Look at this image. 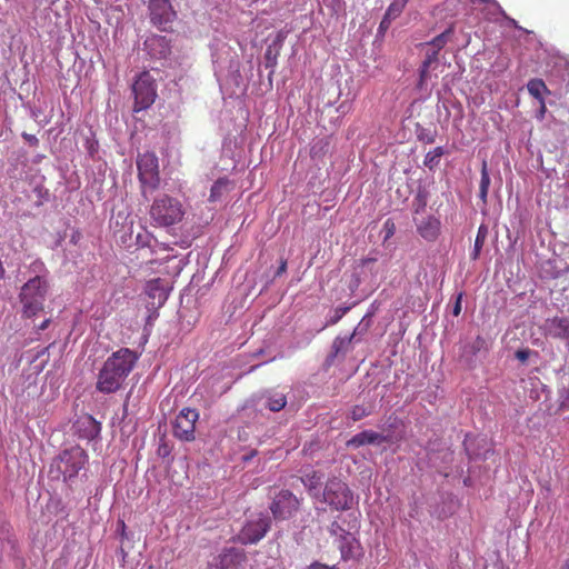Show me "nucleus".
<instances>
[{"label": "nucleus", "mask_w": 569, "mask_h": 569, "mask_svg": "<svg viewBox=\"0 0 569 569\" xmlns=\"http://www.w3.org/2000/svg\"><path fill=\"white\" fill-rule=\"evenodd\" d=\"M148 56L156 60H166L171 54L170 40L164 36L151 34L143 42Z\"/></svg>", "instance_id": "12"}, {"label": "nucleus", "mask_w": 569, "mask_h": 569, "mask_svg": "<svg viewBox=\"0 0 569 569\" xmlns=\"http://www.w3.org/2000/svg\"><path fill=\"white\" fill-rule=\"evenodd\" d=\"M48 290V280L40 274L30 278L21 287L19 300L22 305V313L24 317L31 318L43 310Z\"/></svg>", "instance_id": "3"}, {"label": "nucleus", "mask_w": 569, "mask_h": 569, "mask_svg": "<svg viewBox=\"0 0 569 569\" xmlns=\"http://www.w3.org/2000/svg\"><path fill=\"white\" fill-rule=\"evenodd\" d=\"M488 233H489L488 226H486L483 223L480 224L479 228H478L477 236H476L473 251L471 253V258L473 260L479 258L481 249H482V247H483V244H485V242L487 240Z\"/></svg>", "instance_id": "27"}, {"label": "nucleus", "mask_w": 569, "mask_h": 569, "mask_svg": "<svg viewBox=\"0 0 569 569\" xmlns=\"http://www.w3.org/2000/svg\"><path fill=\"white\" fill-rule=\"evenodd\" d=\"M150 216L157 226L170 227L183 219L184 210L177 198L161 194L153 200Z\"/></svg>", "instance_id": "4"}, {"label": "nucleus", "mask_w": 569, "mask_h": 569, "mask_svg": "<svg viewBox=\"0 0 569 569\" xmlns=\"http://www.w3.org/2000/svg\"><path fill=\"white\" fill-rule=\"evenodd\" d=\"M405 7H406L405 0H395L388 7L385 16L391 20H395L396 18H398L400 16V13L403 11Z\"/></svg>", "instance_id": "32"}, {"label": "nucleus", "mask_w": 569, "mask_h": 569, "mask_svg": "<svg viewBox=\"0 0 569 569\" xmlns=\"http://www.w3.org/2000/svg\"><path fill=\"white\" fill-rule=\"evenodd\" d=\"M385 227L388 228V232H387V237L393 234V230H395V224L393 222H390V220H387L385 222Z\"/></svg>", "instance_id": "50"}, {"label": "nucleus", "mask_w": 569, "mask_h": 569, "mask_svg": "<svg viewBox=\"0 0 569 569\" xmlns=\"http://www.w3.org/2000/svg\"><path fill=\"white\" fill-rule=\"evenodd\" d=\"M22 138L32 147H37L39 144V139L34 134L23 132Z\"/></svg>", "instance_id": "43"}, {"label": "nucleus", "mask_w": 569, "mask_h": 569, "mask_svg": "<svg viewBox=\"0 0 569 569\" xmlns=\"http://www.w3.org/2000/svg\"><path fill=\"white\" fill-rule=\"evenodd\" d=\"M87 462V452L78 446L71 447L70 449L63 450L52 460L48 473L52 480L68 482L78 476L79 471Z\"/></svg>", "instance_id": "2"}, {"label": "nucleus", "mask_w": 569, "mask_h": 569, "mask_svg": "<svg viewBox=\"0 0 569 569\" xmlns=\"http://www.w3.org/2000/svg\"><path fill=\"white\" fill-rule=\"evenodd\" d=\"M390 441V436H385L382 433L376 432L373 430H363L357 435H355L352 438H350L346 446L348 448L357 449L362 446L367 445H373V446H380L385 442Z\"/></svg>", "instance_id": "15"}, {"label": "nucleus", "mask_w": 569, "mask_h": 569, "mask_svg": "<svg viewBox=\"0 0 569 569\" xmlns=\"http://www.w3.org/2000/svg\"><path fill=\"white\" fill-rule=\"evenodd\" d=\"M4 267H3V263L2 261L0 260V279H2L4 277Z\"/></svg>", "instance_id": "55"}, {"label": "nucleus", "mask_w": 569, "mask_h": 569, "mask_svg": "<svg viewBox=\"0 0 569 569\" xmlns=\"http://www.w3.org/2000/svg\"><path fill=\"white\" fill-rule=\"evenodd\" d=\"M309 569H336V567H329L320 562H313L310 565Z\"/></svg>", "instance_id": "48"}, {"label": "nucleus", "mask_w": 569, "mask_h": 569, "mask_svg": "<svg viewBox=\"0 0 569 569\" xmlns=\"http://www.w3.org/2000/svg\"><path fill=\"white\" fill-rule=\"evenodd\" d=\"M438 53L439 52L433 49L431 51H428L426 54V59L423 60L421 66L425 67V69H429L432 63L438 61Z\"/></svg>", "instance_id": "39"}, {"label": "nucleus", "mask_w": 569, "mask_h": 569, "mask_svg": "<svg viewBox=\"0 0 569 569\" xmlns=\"http://www.w3.org/2000/svg\"><path fill=\"white\" fill-rule=\"evenodd\" d=\"M415 133L417 140L427 144L433 143L437 138V130L425 128L420 123H416Z\"/></svg>", "instance_id": "28"}, {"label": "nucleus", "mask_w": 569, "mask_h": 569, "mask_svg": "<svg viewBox=\"0 0 569 569\" xmlns=\"http://www.w3.org/2000/svg\"><path fill=\"white\" fill-rule=\"evenodd\" d=\"M527 90L539 102H542V100H545V93H550L543 80L538 78L529 80V82L527 83Z\"/></svg>", "instance_id": "24"}, {"label": "nucleus", "mask_w": 569, "mask_h": 569, "mask_svg": "<svg viewBox=\"0 0 569 569\" xmlns=\"http://www.w3.org/2000/svg\"><path fill=\"white\" fill-rule=\"evenodd\" d=\"M453 32V24H451L449 28H447L443 32L435 37L432 40L426 42L425 46H430L432 47L433 50H437L439 52L451 39Z\"/></svg>", "instance_id": "25"}, {"label": "nucleus", "mask_w": 569, "mask_h": 569, "mask_svg": "<svg viewBox=\"0 0 569 569\" xmlns=\"http://www.w3.org/2000/svg\"><path fill=\"white\" fill-rule=\"evenodd\" d=\"M477 442V439L471 436H466L463 440V448L466 453L470 459H476L480 457V452L476 451L473 445Z\"/></svg>", "instance_id": "33"}, {"label": "nucleus", "mask_w": 569, "mask_h": 569, "mask_svg": "<svg viewBox=\"0 0 569 569\" xmlns=\"http://www.w3.org/2000/svg\"><path fill=\"white\" fill-rule=\"evenodd\" d=\"M74 427L78 436L87 440L97 439L101 432V423L89 415L79 418Z\"/></svg>", "instance_id": "16"}, {"label": "nucleus", "mask_w": 569, "mask_h": 569, "mask_svg": "<svg viewBox=\"0 0 569 569\" xmlns=\"http://www.w3.org/2000/svg\"><path fill=\"white\" fill-rule=\"evenodd\" d=\"M279 54V48H276L273 46H269L266 50L264 58H266V67L272 68L277 64V57Z\"/></svg>", "instance_id": "35"}, {"label": "nucleus", "mask_w": 569, "mask_h": 569, "mask_svg": "<svg viewBox=\"0 0 569 569\" xmlns=\"http://www.w3.org/2000/svg\"><path fill=\"white\" fill-rule=\"evenodd\" d=\"M530 355H531V350L520 349L516 352V358L521 362H526L529 359Z\"/></svg>", "instance_id": "41"}, {"label": "nucleus", "mask_w": 569, "mask_h": 569, "mask_svg": "<svg viewBox=\"0 0 569 569\" xmlns=\"http://www.w3.org/2000/svg\"><path fill=\"white\" fill-rule=\"evenodd\" d=\"M338 548L343 560L356 559L362 555L361 546L352 533L343 536L338 540Z\"/></svg>", "instance_id": "18"}, {"label": "nucleus", "mask_w": 569, "mask_h": 569, "mask_svg": "<svg viewBox=\"0 0 569 569\" xmlns=\"http://www.w3.org/2000/svg\"><path fill=\"white\" fill-rule=\"evenodd\" d=\"M490 186V176L487 168V162L485 161L482 163L481 168V178H480V186H479V198L482 200V202L487 203V196L488 190Z\"/></svg>", "instance_id": "30"}, {"label": "nucleus", "mask_w": 569, "mask_h": 569, "mask_svg": "<svg viewBox=\"0 0 569 569\" xmlns=\"http://www.w3.org/2000/svg\"><path fill=\"white\" fill-rule=\"evenodd\" d=\"M262 408L272 412L282 410L287 405V395L277 389H267L256 395Z\"/></svg>", "instance_id": "14"}, {"label": "nucleus", "mask_w": 569, "mask_h": 569, "mask_svg": "<svg viewBox=\"0 0 569 569\" xmlns=\"http://www.w3.org/2000/svg\"><path fill=\"white\" fill-rule=\"evenodd\" d=\"M408 0H405V4H407Z\"/></svg>", "instance_id": "62"}, {"label": "nucleus", "mask_w": 569, "mask_h": 569, "mask_svg": "<svg viewBox=\"0 0 569 569\" xmlns=\"http://www.w3.org/2000/svg\"><path fill=\"white\" fill-rule=\"evenodd\" d=\"M321 142H322V141H320V143H321ZM318 144H319V142H318V143H316V144L312 147L311 152H313V153L316 152V148H317V146H318Z\"/></svg>", "instance_id": "61"}, {"label": "nucleus", "mask_w": 569, "mask_h": 569, "mask_svg": "<svg viewBox=\"0 0 569 569\" xmlns=\"http://www.w3.org/2000/svg\"><path fill=\"white\" fill-rule=\"evenodd\" d=\"M548 333L558 339H569V318L555 317L547 321Z\"/></svg>", "instance_id": "21"}, {"label": "nucleus", "mask_w": 569, "mask_h": 569, "mask_svg": "<svg viewBox=\"0 0 569 569\" xmlns=\"http://www.w3.org/2000/svg\"><path fill=\"white\" fill-rule=\"evenodd\" d=\"M446 153V150L443 147H437L433 150L429 151L423 160V164L430 169L433 170L437 168L440 163L441 157Z\"/></svg>", "instance_id": "29"}, {"label": "nucleus", "mask_w": 569, "mask_h": 569, "mask_svg": "<svg viewBox=\"0 0 569 569\" xmlns=\"http://www.w3.org/2000/svg\"><path fill=\"white\" fill-rule=\"evenodd\" d=\"M139 356L129 348L112 352L103 362L97 376V391L109 395L119 391L133 370Z\"/></svg>", "instance_id": "1"}, {"label": "nucleus", "mask_w": 569, "mask_h": 569, "mask_svg": "<svg viewBox=\"0 0 569 569\" xmlns=\"http://www.w3.org/2000/svg\"><path fill=\"white\" fill-rule=\"evenodd\" d=\"M246 560L243 549L229 547L219 555V569H238Z\"/></svg>", "instance_id": "17"}, {"label": "nucleus", "mask_w": 569, "mask_h": 569, "mask_svg": "<svg viewBox=\"0 0 569 569\" xmlns=\"http://www.w3.org/2000/svg\"><path fill=\"white\" fill-rule=\"evenodd\" d=\"M539 104H540V108L537 112V118L539 120H542L545 118V113L547 111L545 100H542V102H539Z\"/></svg>", "instance_id": "46"}, {"label": "nucleus", "mask_w": 569, "mask_h": 569, "mask_svg": "<svg viewBox=\"0 0 569 569\" xmlns=\"http://www.w3.org/2000/svg\"><path fill=\"white\" fill-rule=\"evenodd\" d=\"M321 496L323 502L338 511L349 510L353 506L352 491L346 482L336 477L326 482Z\"/></svg>", "instance_id": "5"}, {"label": "nucleus", "mask_w": 569, "mask_h": 569, "mask_svg": "<svg viewBox=\"0 0 569 569\" xmlns=\"http://www.w3.org/2000/svg\"><path fill=\"white\" fill-rule=\"evenodd\" d=\"M561 569H569V560H567V561L563 563V566H562V568H561Z\"/></svg>", "instance_id": "60"}, {"label": "nucleus", "mask_w": 569, "mask_h": 569, "mask_svg": "<svg viewBox=\"0 0 569 569\" xmlns=\"http://www.w3.org/2000/svg\"><path fill=\"white\" fill-rule=\"evenodd\" d=\"M355 332L349 337H336L332 346H331V352L327 357V361H332L336 357L339 355H345L348 350V346L350 345L351 340L355 337Z\"/></svg>", "instance_id": "23"}, {"label": "nucleus", "mask_w": 569, "mask_h": 569, "mask_svg": "<svg viewBox=\"0 0 569 569\" xmlns=\"http://www.w3.org/2000/svg\"><path fill=\"white\" fill-rule=\"evenodd\" d=\"M94 150H96V149H94V146H93V143H91V144L89 146V153L92 156V154H93V152H94Z\"/></svg>", "instance_id": "57"}, {"label": "nucleus", "mask_w": 569, "mask_h": 569, "mask_svg": "<svg viewBox=\"0 0 569 569\" xmlns=\"http://www.w3.org/2000/svg\"><path fill=\"white\" fill-rule=\"evenodd\" d=\"M120 530H122V533L124 532L126 525L123 521H119Z\"/></svg>", "instance_id": "58"}, {"label": "nucleus", "mask_w": 569, "mask_h": 569, "mask_svg": "<svg viewBox=\"0 0 569 569\" xmlns=\"http://www.w3.org/2000/svg\"><path fill=\"white\" fill-rule=\"evenodd\" d=\"M199 413L196 409L183 408L174 419L173 436L182 441H193Z\"/></svg>", "instance_id": "11"}, {"label": "nucleus", "mask_w": 569, "mask_h": 569, "mask_svg": "<svg viewBox=\"0 0 569 569\" xmlns=\"http://www.w3.org/2000/svg\"><path fill=\"white\" fill-rule=\"evenodd\" d=\"M230 181L227 178L218 179L210 189L209 201L216 202L221 200L222 196L228 191Z\"/></svg>", "instance_id": "26"}, {"label": "nucleus", "mask_w": 569, "mask_h": 569, "mask_svg": "<svg viewBox=\"0 0 569 569\" xmlns=\"http://www.w3.org/2000/svg\"><path fill=\"white\" fill-rule=\"evenodd\" d=\"M256 455V451H252L249 456H244V460H249Z\"/></svg>", "instance_id": "59"}, {"label": "nucleus", "mask_w": 569, "mask_h": 569, "mask_svg": "<svg viewBox=\"0 0 569 569\" xmlns=\"http://www.w3.org/2000/svg\"><path fill=\"white\" fill-rule=\"evenodd\" d=\"M359 284H360V277L357 273H353L352 280L350 283V288L353 290L355 288H358Z\"/></svg>", "instance_id": "49"}, {"label": "nucleus", "mask_w": 569, "mask_h": 569, "mask_svg": "<svg viewBox=\"0 0 569 569\" xmlns=\"http://www.w3.org/2000/svg\"><path fill=\"white\" fill-rule=\"evenodd\" d=\"M282 40H283V38H282V36L279 33V34L277 36V39L273 41V43H272L271 46H273V47H276V48H279V49H280L281 43H282Z\"/></svg>", "instance_id": "53"}, {"label": "nucleus", "mask_w": 569, "mask_h": 569, "mask_svg": "<svg viewBox=\"0 0 569 569\" xmlns=\"http://www.w3.org/2000/svg\"><path fill=\"white\" fill-rule=\"evenodd\" d=\"M49 323H50V319H46L44 321L41 322V325H39L38 330H40V331L46 330L48 328Z\"/></svg>", "instance_id": "54"}, {"label": "nucleus", "mask_w": 569, "mask_h": 569, "mask_svg": "<svg viewBox=\"0 0 569 569\" xmlns=\"http://www.w3.org/2000/svg\"><path fill=\"white\" fill-rule=\"evenodd\" d=\"M417 232L427 241H436L440 234L441 222L436 216L425 218L413 217Z\"/></svg>", "instance_id": "13"}, {"label": "nucleus", "mask_w": 569, "mask_h": 569, "mask_svg": "<svg viewBox=\"0 0 569 569\" xmlns=\"http://www.w3.org/2000/svg\"><path fill=\"white\" fill-rule=\"evenodd\" d=\"M147 293L151 299L157 300L158 307H161L168 299V292L160 279L148 282Z\"/></svg>", "instance_id": "22"}, {"label": "nucleus", "mask_w": 569, "mask_h": 569, "mask_svg": "<svg viewBox=\"0 0 569 569\" xmlns=\"http://www.w3.org/2000/svg\"><path fill=\"white\" fill-rule=\"evenodd\" d=\"M371 413L370 410H368L366 407L361 405H356L350 410V418L353 421H359L366 417H368Z\"/></svg>", "instance_id": "34"}, {"label": "nucleus", "mask_w": 569, "mask_h": 569, "mask_svg": "<svg viewBox=\"0 0 569 569\" xmlns=\"http://www.w3.org/2000/svg\"><path fill=\"white\" fill-rule=\"evenodd\" d=\"M287 270V261L286 260H281L280 262V266L278 267L276 273H274V277H280L282 273H284Z\"/></svg>", "instance_id": "45"}, {"label": "nucleus", "mask_w": 569, "mask_h": 569, "mask_svg": "<svg viewBox=\"0 0 569 569\" xmlns=\"http://www.w3.org/2000/svg\"><path fill=\"white\" fill-rule=\"evenodd\" d=\"M134 97L133 111L139 112L148 109L156 100L157 89L154 79L147 71L139 74L132 84Z\"/></svg>", "instance_id": "8"}, {"label": "nucleus", "mask_w": 569, "mask_h": 569, "mask_svg": "<svg viewBox=\"0 0 569 569\" xmlns=\"http://www.w3.org/2000/svg\"><path fill=\"white\" fill-rule=\"evenodd\" d=\"M171 450H172V447L166 441L164 438H161L158 449H157L158 456L161 458H167L170 456Z\"/></svg>", "instance_id": "38"}, {"label": "nucleus", "mask_w": 569, "mask_h": 569, "mask_svg": "<svg viewBox=\"0 0 569 569\" xmlns=\"http://www.w3.org/2000/svg\"><path fill=\"white\" fill-rule=\"evenodd\" d=\"M148 11L150 22L162 31H167L177 18L170 0H149Z\"/></svg>", "instance_id": "10"}, {"label": "nucleus", "mask_w": 569, "mask_h": 569, "mask_svg": "<svg viewBox=\"0 0 569 569\" xmlns=\"http://www.w3.org/2000/svg\"><path fill=\"white\" fill-rule=\"evenodd\" d=\"M487 348V342L481 336H477L476 339L461 348L460 360L466 365L471 366L473 358Z\"/></svg>", "instance_id": "20"}, {"label": "nucleus", "mask_w": 569, "mask_h": 569, "mask_svg": "<svg viewBox=\"0 0 569 569\" xmlns=\"http://www.w3.org/2000/svg\"><path fill=\"white\" fill-rule=\"evenodd\" d=\"M391 19H389L388 17L383 16L380 24H379V33H385L387 31V29L390 27L391 24Z\"/></svg>", "instance_id": "44"}, {"label": "nucleus", "mask_w": 569, "mask_h": 569, "mask_svg": "<svg viewBox=\"0 0 569 569\" xmlns=\"http://www.w3.org/2000/svg\"><path fill=\"white\" fill-rule=\"evenodd\" d=\"M302 499L290 490L282 489L272 498L269 509L276 521L291 519L300 509Z\"/></svg>", "instance_id": "7"}, {"label": "nucleus", "mask_w": 569, "mask_h": 569, "mask_svg": "<svg viewBox=\"0 0 569 569\" xmlns=\"http://www.w3.org/2000/svg\"><path fill=\"white\" fill-rule=\"evenodd\" d=\"M328 531L331 536L338 538V540H340L341 538H343V536H347L349 533V531L343 529L338 521H333L329 526Z\"/></svg>", "instance_id": "37"}, {"label": "nucleus", "mask_w": 569, "mask_h": 569, "mask_svg": "<svg viewBox=\"0 0 569 569\" xmlns=\"http://www.w3.org/2000/svg\"><path fill=\"white\" fill-rule=\"evenodd\" d=\"M429 69H425V67H420V81L419 84L422 86L426 79L428 78Z\"/></svg>", "instance_id": "47"}, {"label": "nucleus", "mask_w": 569, "mask_h": 569, "mask_svg": "<svg viewBox=\"0 0 569 569\" xmlns=\"http://www.w3.org/2000/svg\"><path fill=\"white\" fill-rule=\"evenodd\" d=\"M462 292H460L457 298H456V302L453 305V308H452V315L455 317H458L461 312V300H462Z\"/></svg>", "instance_id": "42"}, {"label": "nucleus", "mask_w": 569, "mask_h": 569, "mask_svg": "<svg viewBox=\"0 0 569 569\" xmlns=\"http://www.w3.org/2000/svg\"><path fill=\"white\" fill-rule=\"evenodd\" d=\"M33 266H34V269H36V270H40V269H42V268H43V263H41V262H39V263H38V262H34V263H33Z\"/></svg>", "instance_id": "56"}, {"label": "nucleus", "mask_w": 569, "mask_h": 569, "mask_svg": "<svg viewBox=\"0 0 569 569\" xmlns=\"http://www.w3.org/2000/svg\"><path fill=\"white\" fill-rule=\"evenodd\" d=\"M305 487L309 490L312 497L318 498L320 491L318 490V486L320 485V478L313 473L312 476H307L306 479L302 480Z\"/></svg>", "instance_id": "31"}, {"label": "nucleus", "mask_w": 569, "mask_h": 569, "mask_svg": "<svg viewBox=\"0 0 569 569\" xmlns=\"http://www.w3.org/2000/svg\"><path fill=\"white\" fill-rule=\"evenodd\" d=\"M376 261H377V259L372 258V257L363 258V259H361V266L365 267V266H368L369 263H373Z\"/></svg>", "instance_id": "51"}, {"label": "nucleus", "mask_w": 569, "mask_h": 569, "mask_svg": "<svg viewBox=\"0 0 569 569\" xmlns=\"http://www.w3.org/2000/svg\"><path fill=\"white\" fill-rule=\"evenodd\" d=\"M41 114V109L39 108H32L31 109V117L34 119V120H38L39 117Z\"/></svg>", "instance_id": "52"}, {"label": "nucleus", "mask_w": 569, "mask_h": 569, "mask_svg": "<svg viewBox=\"0 0 569 569\" xmlns=\"http://www.w3.org/2000/svg\"><path fill=\"white\" fill-rule=\"evenodd\" d=\"M271 522V518L266 513H259L257 517L247 520L238 533V541L242 545L259 542L270 530Z\"/></svg>", "instance_id": "9"}, {"label": "nucleus", "mask_w": 569, "mask_h": 569, "mask_svg": "<svg viewBox=\"0 0 569 569\" xmlns=\"http://www.w3.org/2000/svg\"><path fill=\"white\" fill-rule=\"evenodd\" d=\"M560 407L569 408V386L559 391Z\"/></svg>", "instance_id": "40"}, {"label": "nucleus", "mask_w": 569, "mask_h": 569, "mask_svg": "<svg viewBox=\"0 0 569 569\" xmlns=\"http://www.w3.org/2000/svg\"><path fill=\"white\" fill-rule=\"evenodd\" d=\"M430 198L429 184L422 180L418 181L415 198L411 203L413 217L420 216L425 212L428 200Z\"/></svg>", "instance_id": "19"}, {"label": "nucleus", "mask_w": 569, "mask_h": 569, "mask_svg": "<svg viewBox=\"0 0 569 569\" xmlns=\"http://www.w3.org/2000/svg\"><path fill=\"white\" fill-rule=\"evenodd\" d=\"M138 177L142 188V196L154 191L160 184L158 158L154 153L146 152L137 160Z\"/></svg>", "instance_id": "6"}, {"label": "nucleus", "mask_w": 569, "mask_h": 569, "mask_svg": "<svg viewBox=\"0 0 569 569\" xmlns=\"http://www.w3.org/2000/svg\"><path fill=\"white\" fill-rule=\"evenodd\" d=\"M350 307L340 306L333 310V315L327 320L326 326L336 325L348 311Z\"/></svg>", "instance_id": "36"}]
</instances>
